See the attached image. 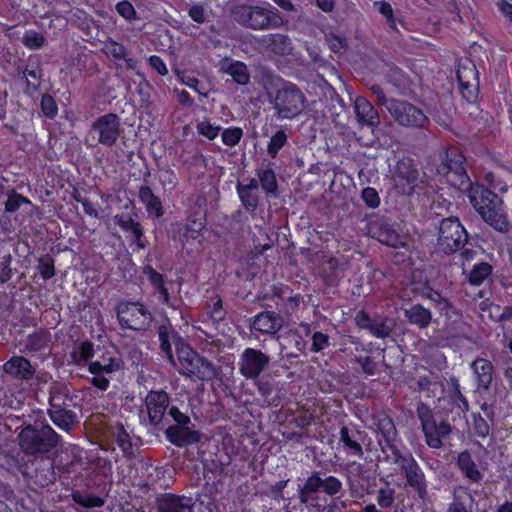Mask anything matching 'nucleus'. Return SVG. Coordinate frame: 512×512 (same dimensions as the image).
Here are the masks:
<instances>
[{
	"label": "nucleus",
	"mask_w": 512,
	"mask_h": 512,
	"mask_svg": "<svg viewBox=\"0 0 512 512\" xmlns=\"http://www.w3.org/2000/svg\"><path fill=\"white\" fill-rule=\"evenodd\" d=\"M471 368L476 376L478 388L487 390L494 378L495 371L492 362L478 357L472 362Z\"/></svg>",
	"instance_id": "obj_35"
},
{
	"label": "nucleus",
	"mask_w": 512,
	"mask_h": 512,
	"mask_svg": "<svg viewBox=\"0 0 512 512\" xmlns=\"http://www.w3.org/2000/svg\"><path fill=\"white\" fill-rule=\"evenodd\" d=\"M138 199L144 205L149 217L159 219L164 216L165 209L161 198L154 194L148 185H141L138 188Z\"/></svg>",
	"instance_id": "obj_30"
},
{
	"label": "nucleus",
	"mask_w": 512,
	"mask_h": 512,
	"mask_svg": "<svg viewBox=\"0 0 512 512\" xmlns=\"http://www.w3.org/2000/svg\"><path fill=\"white\" fill-rule=\"evenodd\" d=\"M420 182V172L415 161L409 157L400 159L395 167V186L402 195L410 196Z\"/></svg>",
	"instance_id": "obj_17"
},
{
	"label": "nucleus",
	"mask_w": 512,
	"mask_h": 512,
	"mask_svg": "<svg viewBox=\"0 0 512 512\" xmlns=\"http://www.w3.org/2000/svg\"><path fill=\"white\" fill-rule=\"evenodd\" d=\"M379 438L378 442L398 437L397 429L391 418L387 417L381 420L378 424Z\"/></svg>",
	"instance_id": "obj_60"
},
{
	"label": "nucleus",
	"mask_w": 512,
	"mask_h": 512,
	"mask_svg": "<svg viewBox=\"0 0 512 512\" xmlns=\"http://www.w3.org/2000/svg\"><path fill=\"white\" fill-rule=\"evenodd\" d=\"M56 463L50 457L35 458L24 466L22 474L27 485L34 491L53 484L56 480Z\"/></svg>",
	"instance_id": "obj_13"
},
{
	"label": "nucleus",
	"mask_w": 512,
	"mask_h": 512,
	"mask_svg": "<svg viewBox=\"0 0 512 512\" xmlns=\"http://www.w3.org/2000/svg\"><path fill=\"white\" fill-rule=\"evenodd\" d=\"M372 91L376 95L377 104L384 106L399 125L412 128H424L429 124V118L425 113L412 103L387 98L384 91L379 86H374Z\"/></svg>",
	"instance_id": "obj_4"
},
{
	"label": "nucleus",
	"mask_w": 512,
	"mask_h": 512,
	"mask_svg": "<svg viewBox=\"0 0 512 512\" xmlns=\"http://www.w3.org/2000/svg\"><path fill=\"white\" fill-rule=\"evenodd\" d=\"M267 47L278 55H286L291 49V42L288 36L283 34H271L266 39Z\"/></svg>",
	"instance_id": "obj_49"
},
{
	"label": "nucleus",
	"mask_w": 512,
	"mask_h": 512,
	"mask_svg": "<svg viewBox=\"0 0 512 512\" xmlns=\"http://www.w3.org/2000/svg\"><path fill=\"white\" fill-rule=\"evenodd\" d=\"M354 112L360 126L372 130L380 124V116L376 108L365 97L358 96L354 101Z\"/></svg>",
	"instance_id": "obj_28"
},
{
	"label": "nucleus",
	"mask_w": 512,
	"mask_h": 512,
	"mask_svg": "<svg viewBox=\"0 0 512 512\" xmlns=\"http://www.w3.org/2000/svg\"><path fill=\"white\" fill-rule=\"evenodd\" d=\"M429 165L432 166L431 170L435 171V175L443 178L451 186L464 189L470 182L466 170V157L457 146L449 145L430 157Z\"/></svg>",
	"instance_id": "obj_3"
},
{
	"label": "nucleus",
	"mask_w": 512,
	"mask_h": 512,
	"mask_svg": "<svg viewBox=\"0 0 512 512\" xmlns=\"http://www.w3.org/2000/svg\"><path fill=\"white\" fill-rule=\"evenodd\" d=\"M112 437L127 460L136 458L139 447L142 445L140 437L131 435L122 422L118 421L112 426Z\"/></svg>",
	"instance_id": "obj_22"
},
{
	"label": "nucleus",
	"mask_w": 512,
	"mask_h": 512,
	"mask_svg": "<svg viewBox=\"0 0 512 512\" xmlns=\"http://www.w3.org/2000/svg\"><path fill=\"white\" fill-rule=\"evenodd\" d=\"M270 357L259 349L248 347L240 355L239 373L246 379H256L269 365Z\"/></svg>",
	"instance_id": "obj_20"
},
{
	"label": "nucleus",
	"mask_w": 512,
	"mask_h": 512,
	"mask_svg": "<svg viewBox=\"0 0 512 512\" xmlns=\"http://www.w3.org/2000/svg\"><path fill=\"white\" fill-rule=\"evenodd\" d=\"M176 368L186 377L201 381L211 380L215 376L212 363L198 354L183 339L176 343Z\"/></svg>",
	"instance_id": "obj_5"
},
{
	"label": "nucleus",
	"mask_w": 512,
	"mask_h": 512,
	"mask_svg": "<svg viewBox=\"0 0 512 512\" xmlns=\"http://www.w3.org/2000/svg\"><path fill=\"white\" fill-rule=\"evenodd\" d=\"M94 356V346L89 340H85L71 353L73 362L80 365L82 362H87Z\"/></svg>",
	"instance_id": "obj_54"
},
{
	"label": "nucleus",
	"mask_w": 512,
	"mask_h": 512,
	"mask_svg": "<svg viewBox=\"0 0 512 512\" xmlns=\"http://www.w3.org/2000/svg\"><path fill=\"white\" fill-rule=\"evenodd\" d=\"M121 119L115 113H106L93 121L89 134L97 143L107 147L114 146L121 134Z\"/></svg>",
	"instance_id": "obj_16"
},
{
	"label": "nucleus",
	"mask_w": 512,
	"mask_h": 512,
	"mask_svg": "<svg viewBox=\"0 0 512 512\" xmlns=\"http://www.w3.org/2000/svg\"><path fill=\"white\" fill-rule=\"evenodd\" d=\"M143 274L147 277L149 284L152 286L154 294L158 295V301L170 308H177L175 300L171 299L166 286L165 276L155 270L151 265H145L143 267Z\"/></svg>",
	"instance_id": "obj_26"
},
{
	"label": "nucleus",
	"mask_w": 512,
	"mask_h": 512,
	"mask_svg": "<svg viewBox=\"0 0 512 512\" xmlns=\"http://www.w3.org/2000/svg\"><path fill=\"white\" fill-rule=\"evenodd\" d=\"M322 481L323 478L321 477V473L314 471L300 488L299 497L301 501L307 502L308 500L313 499L315 494L320 493L322 490Z\"/></svg>",
	"instance_id": "obj_43"
},
{
	"label": "nucleus",
	"mask_w": 512,
	"mask_h": 512,
	"mask_svg": "<svg viewBox=\"0 0 512 512\" xmlns=\"http://www.w3.org/2000/svg\"><path fill=\"white\" fill-rule=\"evenodd\" d=\"M143 274L147 277L149 284L152 286L154 294L158 295V301L170 308H177L175 300L171 299L166 286L165 276L155 270L151 265H145L143 267Z\"/></svg>",
	"instance_id": "obj_25"
},
{
	"label": "nucleus",
	"mask_w": 512,
	"mask_h": 512,
	"mask_svg": "<svg viewBox=\"0 0 512 512\" xmlns=\"http://www.w3.org/2000/svg\"><path fill=\"white\" fill-rule=\"evenodd\" d=\"M3 370L13 379L21 381L32 380L36 372L30 360L23 356H12L3 365Z\"/></svg>",
	"instance_id": "obj_27"
},
{
	"label": "nucleus",
	"mask_w": 512,
	"mask_h": 512,
	"mask_svg": "<svg viewBox=\"0 0 512 512\" xmlns=\"http://www.w3.org/2000/svg\"><path fill=\"white\" fill-rule=\"evenodd\" d=\"M464 188L468 189L470 203L485 223L498 232H509L511 225L502 198L483 184L470 181Z\"/></svg>",
	"instance_id": "obj_1"
},
{
	"label": "nucleus",
	"mask_w": 512,
	"mask_h": 512,
	"mask_svg": "<svg viewBox=\"0 0 512 512\" xmlns=\"http://www.w3.org/2000/svg\"><path fill=\"white\" fill-rule=\"evenodd\" d=\"M82 453V449L77 445L71 447V455L63 453L59 459L61 471L67 474L77 472L82 467Z\"/></svg>",
	"instance_id": "obj_42"
},
{
	"label": "nucleus",
	"mask_w": 512,
	"mask_h": 512,
	"mask_svg": "<svg viewBox=\"0 0 512 512\" xmlns=\"http://www.w3.org/2000/svg\"><path fill=\"white\" fill-rule=\"evenodd\" d=\"M375 500L382 509H391L396 501V489L389 483L385 482L378 490L375 491Z\"/></svg>",
	"instance_id": "obj_47"
},
{
	"label": "nucleus",
	"mask_w": 512,
	"mask_h": 512,
	"mask_svg": "<svg viewBox=\"0 0 512 512\" xmlns=\"http://www.w3.org/2000/svg\"><path fill=\"white\" fill-rule=\"evenodd\" d=\"M374 7L382 16L386 18L388 26L393 30H397V23L394 17L393 8L391 4L385 0L375 1Z\"/></svg>",
	"instance_id": "obj_63"
},
{
	"label": "nucleus",
	"mask_w": 512,
	"mask_h": 512,
	"mask_svg": "<svg viewBox=\"0 0 512 512\" xmlns=\"http://www.w3.org/2000/svg\"><path fill=\"white\" fill-rule=\"evenodd\" d=\"M493 273V266L488 262L482 261L475 263L467 274L466 279L472 286H480Z\"/></svg>",
	"instance_id": "obj_45"
},
{
	"label": "nucleus",
	"mask_w": 512,
	"mask_h": 512,
	"mask_svg": "<svg viewBox=\"0 0 512 512\" xmlns=\"http://www.w3.org/2000/svg\"><path fill=\"white\" fill-rule=\"evenodd\" d=\"M159 512H193L194 501L191 497L174 493H163L156 497Z\"/></svg>",
	"instance_id": "obj_24"
},
{
	"label": "nucleus",
	"mask_w": 512,
	"mask_h": 512,
	"mask_svg": "<svg viewBox=\"0 0 512 512\" xmlns=\"http://www.w3.org/2000/svg\"><path fill=\"white\" fill-rule=\"evenodd\" d=\"M243 137V130L237 126H230L225 128L221 133L222 143L228 147H235L238 145Z\"/></svg>",
	"instance_id": "obj_57"
},
{
	"label": "nucleus",
	"mask_w": 512,
	"mask_h": 512,
	"mask_svg": "<svg viewBox=\"0 0 512 512\" xmlns=\"http://www.w3.org/2000/svg\"><path fill=\"white\" fill-rule=\"evenodd\" d=\"M288 145V135L285 130L279 129L273 133L267 144V154L271 159L277 158L281 149Z\"/></svg>",
	"instance_id": "obj_50"
},
{
	"label": "nucleus",
	"mask_w": 512,
	"mask_h": 512,
	"mask_svg": "<svg viewBox=\"0 0 512 512\" xmlns=\"http://www.w3.org/2000/svg\"><path fill=\"white\" fill-rule=\"evenodd\" d=\"M50 342V334L46 330H38L28 335L26 346L30 351L44 350Z\"/></svg>",
	"instance_id": "obj_52"
},
{
	"label": "nucleus",
	"mask_w": 512,
	"mask_h": 512,
	"mask_svg": "<svg viewBox=\"0 0 512 512\" xmlns=\"http://www.w3.org/2000/svg\"><path fill=\"white\" fill-rule=\"evenodd\" d=\"M271 298L280 313L291 315L298 310L301 297L290 286L278 283L271 287Z\"/></svg>",
	"instance_id": "obj_21"
},
{
	"label": "nucleus",
	"mask_w": 512,
	"mask_h": 512,
	"mask_svg": "<svg viewBox=\"0 0 512 512\" xmlns=\"http://www.w3.org/2000/svg\"><path fill=\"white\" fill-rule=\"evenodd\" d=\"M237 194L244 209L252 216L255 217L256 210L259 205V198L255 191L258 189V184L255 179L246 185H237Z\"/></svg>",
	"instance_id": "obj_34"
},
{
	"label": "nucleus",
	"mask_w": 512,
	"mask_h": 512,
	"mask_svg": "<svg viewBox=\"0 0 512 512\" xmlns=\"http://www.w3.org/2000/svg\"><path fill=\"white\" fill-rule=\"evenodd\" d=\"M367 432L352 422L340 427L335 450L337 454H343L347 458L362 459L364 457V444Z\"/></svg>",
	"instance_id": "obj_12"
},
{
	"label": "nucleus",
	"mask_w": 512,
	"mask_h": 512,
	"mask_svg": "<svg viewBox=\"0 0 512 512\" xmlns=\"http://www.w3.org/2000/svg\"><path fill=\"white\" fill-rule=\"evenodd\" d=\"M60 438L61 436L48 424L39 428L28 424L17 436L19 447L26 455L49 453L58 445Z\"/></svg>",
	"instance_id": "obj_6"
},
{
	"label": "nucleus",
	"mask_w": 512,
	"mask_h": 512,
	"mask_svg": "<svg viewBox=\"0 0 512 512\" xmlns=\"http://www.w3.org/2000/svg\"><path fill=\"white\" fill-rule=\"evenodd\" d=\"M12 261H13V258L10 253L3 255L0 259V283L1 284H5V283L9 282L12 279L14 272L16 271V269H13L11 267Z\"/></svg>",
	"instance_id": "obj_64"
},
{
	"label": "nucleus",
	"mask_w": 512,
	"mask_h": 512,
	"mask_svg": "<svg viewBox=\"0 0 512 512\" xmlns=\"http://www.w3.org/2000/svg\"><path fill=\"white\" fill-rule=\"evenodd\" d=\"M206 225V213L199 209L191 210L188 212L185 222L176 224V229H173V239L179 241L182 246L193 242L200 244Z\"/></svg>",
	"instance_id": "obj_15"
},
{
	"label": "nucleus",
	"mask_w": 512,
	"mask_h": 512,
	"mask_svg": "<svg viewBox=\"0 0 512 512\" xmlns=\"http://www.w3.org/2000/svg\"><path fill=\"white\" fill-rule=\"evenodd\" d=\"M40 107L43 115L48 119H54L58 114L57 102L50 94L46 93L42 95Z\"/></svg>",
	"instance_id": "obj_62"
},
{
	"label": "nucleus",
	"mask_w": 512,
	"mask_h": 512,
	"mask_svg": "<svg viewBox=\"0 0 512 512\" xmlns=\"http://www.w3.org/2000/svg\"><path fill=\"white\" fill-rule=\"evenodd\" d=\"M165 437L172 445L183 448L198 444L201 441L202 433L189 425H170L165 429Z\"/></svg>",
	"instance_id": "obj_23"
},
{
	"label": "nucleus",
	"mask_w": 512,
	"mask_h": 512,
	"mask_svg": "<svg viewBox=\"0 0 512 512\" xmlns=\"http://www.w3.org/2000/svg\"><path fill=\"white\" fill-rule=\"evenodd\" d=\"M221 71L232 77L233 81L238 85L244 86L250 82V73L247 65L238 60H230L227 63H223Z\"/></svg>",
	"instance_id": "obj_38"
},
{
	"label": "nucleus",
	"mask_w": 512,
	"mask_h": 512,
	"mask_svg": "<svg viewBox=\"0 0 512 512\" xmlns=\"http://www.w3.org/2000/svg\"><path fill=\"white\" fill-rule=\"evenodd\" d=\"M283 326V319L273 311H263L254 317L252 329L266 335H276Z\"/></svg>",
	"instance_id": "obj_29"
},
{
	"label": "nucleus",
	"mask_w": 512,
	"mask_h": 512,
	"mask_svg": "<svg viewBox=\"0 0 512 512\" xmlns=\"http://www.w3.org/2000/svg\"><path fill=\"white\" fill-rule=\"evenodd\" d=\"M325 42L329 49L336 54H343L349 47L347 37L337 29H331L325 33Z\"/></svg>",
	"instance_id": "obj_46"
},
{
	"label": "nucleus",
	"mask_w": 512,
	"mask_h": 512,
	"mask_svg": "<svg viewBox=\"0 0 512 512\" xmlns=\"http://www.w3.org/2000/svg\"><path fill=\"white\" fill-rule=\"evenodd\" d=\"M221 129L220 125L213 124L206 118L202 121H198L196 125L197 133L210 141L218 137Z\"/></svg>",
	"instance_id": "obj_55"
},
{
	"label": "nucleus",
	"mask_w": 512,
	"mask_h": 512,
	"mask_svg": "<svg viewBox=\"0 0 512 512\" xmlns=\"http://www.w3.org/2000/svg\"><path fill=\"white\" fill-rule=\"evenodd\" d=\"M179 339L182 338L179 336L178 332L172 328V326L169 323L161 324L158 327V340L160 343V349L167 358V360L173 366H176V360L173 354L171 342L173 341L174 344L176 345Z\"/></svg>",
	"instance_id": "obj_33"
},
{
	"label": "nucleus",
	"mask_w": 512,
	"mask_h": 512,
	"mask_svg": "<svg viewBox=\"0 0 512 512\" xmlns=\"http://www.w3.org/2000/svg\"><path fill=\"white\" fill-rule=\"evenodd\" d=\"M36 269L42 280L47 281L52 279L56 275L54 257L49 253L41 255L37 259Z\"/></svg>",
	"instance_id": "obj_51"
},
{
	"label": "nucleus",
	"mask_w": 512,
	"mask_h": 512,
	"mask_svg": "<svg viewBox=\"0 0 512 512\" xmlns=\"http://www.w3.org/2000/svg\"><path fill=\"white\" fill-rule=\"evenodd\" d=\"M449 401L457 407L461 412H466L469 409V403L466 397L461 392V387L456 378H451V387L449 390Z\"/></svg>",
	"instance_id": "obj_53"
},
{
	"label": "nucleus",
	"mask_w": 512,
	"mask_h": 512,
	"mask_svg": "<svg viewBox=\"0 0 512 512\" xmlns=\"http://www.w3.org/2000/svg\"><path fill=\"white\" fill-rule=\"evenodd\" d=\"M404 315L409 324L415 325L419 329L427 328L432 321V312L419 303L405 309Z\"/></svg>",
	"instance_id": "obj_37"
},
{
	"label": "nucleus",
	"mask_w": 512,
	"mask_h": 512,
	"mask_svg": "<svg viewBox=\"0 0 512 512\" xmlns=\"http://www.w3.org/2000/svg\"><path fill=\"white\" fill-rule=\"evenodd\" d=\"M115 313L121 328L136 332L147 331L153 321L151 311L140 301H120Z\"/></svg>",
	"instance_id": "obj_8"
},
{
	"label": "nucleus",
	"mask_w": 512,
	"mask_h": 512,
	"mask_svg": "<svg viewBox=\"0 0 512 512\" xmlns=\"http://www.w3.org/2000/svg\"><path fill=\"white\" fill-rule=\"evenodd\" d=\"M272 165V163H269L256 170V176L259 179L261 188L267 195H276L278 191L276 173Z\"/></svg>",
	"instance_id": "obj_39"
},
{
	"label": "nucleus",
	"mask_w": 512,
	"mask_h": 512,
	"mask_svg": "<svg viewBox=\"0 0 512 512\" xmlns=\"http://www.w3.org/2000/svg\"><path fill=\"white\" fill-rule=\"evenodd\" d=\"M271 103L277 118L293 119L302 112L305 96L296 84L286 81L276 90Z\"/></svg>",
	"instance_id": "obj_9"
},
{
	"label": "nucleus",
	"mask_w": 512,
	"mask_h": 512,
	"mask_svg": "<svg viewBox=\"0 0 512 512\" xmlns=\"http://www.w3.org/2000/svg\"><path fill=\"white\" fill-rule=\"evenodd\" d=\"M51 421L63 431L68 432L75 424L76 415L71 410L48 411Z\"/></svg>",
	"instance_id": "obj_48"
},
{
	"label": "nucleus",
	"mask_w": 512,
	"mask_h": 512,
	"mask_svg": "<svg viewBox=\"0 0 512 512\" xmlns=\"http://www.w3.org/2000/svg\"><path fill=\"white\" fill-rule=\"evenodd\" d=\"M456 466L463 477L471 483L479 484L484 478V474L478 468L468 450L461 451L458 454L456 458Z\"/></svg>",
	"instance_id": "obj_31"
},
{
	"label": "nucleus",
	"mask_w": 512,
	"mask_h": 512,
	"mask_svg": "<svg viewBox=\"0 0 512 512\" xmlns=\"http://www.w3.org/2000/svg\"><path fill=\"white\" fill-rule=\"evenodd\" d=\"M231 17L241 27L254 31L276 29L283 23L279 10L266 1L234 4Z\"/></svg>",
	"instance_id": "obj_2"
},
{
	"label": "nucleus",
	"mask_w": 512,
	"mask_h": 512,
	"mask_svg": "<svg viewBox=\"0 0 512 512\" xmlns=\"http://www.w3.org/2000/svg\"><path fill=\"white\" fill-rule=\"evenodd\" d=\"M115 11L120 17L129 23H133L139 20L138 13L129 0H122L117 2L115 5Z\"/></svg>",
	"instance_id": "obj_56"
},
{
	"label": "nucleus",
	"mask_w": 512,
	"mask_h": 512,
	"mask_svg": "<svg viewBox=\"0 0 512 512\" xmlns=\"http://www.w3.org/2000/svg\"><path fill=\"white\" fill-rule=\"evenodd\" d=\"M416 414L421 423L425 443L432 449H440L443 440L452 432V427L447 421L437 422L430 406L422 401L417 404Z\"/></svg>",
	"instance_id": "obj_10"
},
{
	"label": "nucleus",
	"mask_w": 512,
	"mask_h": 512,
	"mask_svg": "<svg viewBox=\"0 0 512 512\" xmlns=\"http://www.w3.org/2000/svg\"><path fill=\"white\" fill-rule=\"evenodd\" d=\"M472 434L479 438H486L490 433V425L488 421L480 414H472Z\"/></svg>",
	"instance_id": "obj_58"
},
{
	"label": "nucleus",
	"mask_w": 512,
	"mask_h": 512,
	"mask_svg": "<svg viewBox=\"0 0 512 512\" xmlns=\"http://www.w3.org/2000/svg\"><path fill=\"white\" fill-rule=\"evenodd\" d=\"M22 43L30 50H37L44 45L45 37L36 30H27L22 36Z\"/></svg>",
	"instance_id": "obj_59"
},
{
	"label": "nucleus",
	"mask_w": 512,
	"mask_h": 512,
	"mask_svg": "<svg viewBox=\"0 0 512 512\" xmlns=\"http://www.w3.org/2000/svg\"><path fill=\"white\" fill-rule=\"evenodd\" d=\"M123 368V360L118 357H108L101 361H91L88 365V372L90 374H104L109 375L111 373L120 371Z\"/></svg>",
	"instance_id": "obj_41"
},
{
	"label": "nucleus",
	"mask_w": 512,
	"mask_h": 512,
	"mask_svg": "<svg viewBox=\"0 0 512 512\" xmlns=\"http://www.w3.org/2000/svg\"><path fill=\"white\" fill-rule=\"evenodd\" d=\"M206 314L208 319L217 326L225 320L227 311L224 308L223 300L219 295L210 297L207 300Z\"/></svg>",
	"instance_id": "obj_44"
},
{
	"label": "nucleus",
	"mask_w": 512,
	"mask_h": 512,
	"mask_svg": "<svg viewBox=\"0 0 512 512\" xmlns=\"http://www.w3.org/2000/svg\"><path fill=\"white\" fill-rule=\"evenodd\" d=\"M468 239L469 234L459 218L450 216L441 220L437 242L443 253L453 254L463 249Z\"/></svg>",
	"instance_id": "obj_11"
},
{
	"label": "nucleus",
	"mask_w": 512,
	"mask_h": 512,
	"mask_svg": "<svg viewBox=\"0 0 512 512\" xmlns=\"http://www.w3.org/2000/svg\"><path fill=\"white\" fill-rule=\"evenodd\" d=\"M6 196H7V199L4 202L3 214L15 213L23 205L32 206V207L34 206L32 201L28 197L18 193L14 188H11L10 190H8L6 193ZM4 218H6V220L9 221V217L2 215L0 218V222Z\"/></svg>",
	"instance_id": "obj_40"
},
{
	"label": "nucleus",
	"mask_w": 512,
	"mask_h": 512,
	"mask_svg": "<svg viewBox=\"0 0 512 512\" xmlns=\"http://www.w3.org/2000/svg\"><path fill=\"white\" fill-rule=\"evenodd\" d=\"M379 445L383 453L384 461L400 466L406 459V453L402 451L403 443L398 437L389 439V441H380Z\"/></svg>",
	"instance_id": "obj_36"
},
{
	"label": "nucleus",
	"mask_w": 512,
	"mask_h": 512,
	"mask_svg": "<svg viewBox=\"0 0 512 512\" xmlns=\"http://www.w3.org/2000/svg\"><path fill=\"white\" fill-rule=\"evenodd\" d=\"M342 489V482L337 477L329 475L323 478L321 493L333 497L341 493Z\"/></svg>",
	"instance_id": "obj_61"
},
{
	"label": "nucleus",
	"mask_w": 512,
	"mask_h": 512,
	"mask_svg": "<svg viewBox=\"0 0 512 512\" xmlns=\"http://www.w3.org/2000/svg\"><path fill=\"white\" fill-rule=\"evenodd\" d=\"M170 396L164 389H151L143 398V407L140 409V423L153 431H162L165 428V415L170 407Z\"/></svg>",
	"instance_id": "obj_7"
},
{
	"label": "nucleus",
	"mask_w": 512,
	"mask_h": 512,
	"mask_svg": "<svg viewBox=\"0 0 512 512\" xmlns=\"http://www.w3.org/2000/svg\"><path fill=\"white\" fill-rule=\"evenodd\" d=\"M22 75L26 82L25 94L34 96L39 91L44 76L41 63L30 60L22 70Z\"/></svg>",
	"instance_id": "obj_32"
},
{
	"label": "nucleus",
	"mask_w": 512,
	"mask_h": 512,
	"mask_svg": "<svg viewBox=\"0 0 512 512\" xmlns=\"http://www.w3.org/2000/svg\"><path fill=\"white\" fill-rule=\"evenodd\" d=\"M406 480V486L411 488L419 499L425 500L428 496V484L425 474L410 452H406V459L400 465Z\"/></svg>",
	"instance_id": "obj_19"
},
{
	"label": "nucleus",
	"mask_w": 512,
	"mask_h": 512,
	"mask_svg": "<svg viewBox=\"0 0 512 512\" xmlns=\"http://www.w3.org/2000/svg\"><path fill=\"white\" fill-rule=\"evenodd\" d=\"M456 77L462 98L470 104L478 103L480 78L475 63L469 58L461 59L457 65Z\"/></svg>",
	"instance_id": "obj_14"
},
{
	"label": "nucleus",
	"mask_w": 512,
	"mask_h": 512,
	"mask_svg": "<svg viewBox=\"0 0 512 512\" xmlns=\"http://www.w3.org/2000/svg\"><path fill=\"white\" fill-rule=\"evenodd\" d=\"M367 234L380 243L397 248L403 244L397 230L389 223L388 219L380 215H372L367 220Z\"/></svg>",
	"instance_id": "obj_18"
}]
</instances>
